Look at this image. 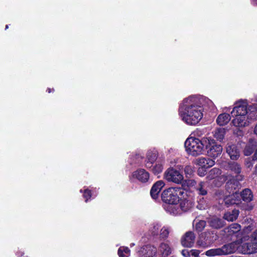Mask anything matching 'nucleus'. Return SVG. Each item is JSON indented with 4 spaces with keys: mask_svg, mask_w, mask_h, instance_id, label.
Returning <instances> with one entry per match:
<instances>
[{
    "mask_svg": "<svg viewBox=\"0 0 257 257\" xmlns=\"http://www.w3.org/2000/svg\"><path fill=\"white\" fill-rule=\"evenodd\" d=\"M184 193V190L178 187H170L164 190L162 193V198L166 203L164 208L166 212L175 213L177 212V203L180 202L182 196Z\"/></svg>",
    "mask_w": 257,
    "mask_h": 257,
    "instance_id": "nucleus-4",
    "label": "nucleus"
},
{
    "mask_svg": "<svg viewBox=\"0 0 257 257\" xmlns=\"http://www.w3.org/2000/svg\"><path fill=\"white\" fill-rule=\"evenodd\" d=\"M151 169L152 172L155 175H158L161 173L163 170V163L162 161L158 160L155 162V165L152 164Z\"/></svg>",
    "mask_w": 257,
    "mask_h": 257,
    "instance_id": "nucleus-21",
    "label": "nucleus"
},
{
    "mask_svg": "<svg viewBox=\"0 0 257 257\" xmlns=\"http://www.w3.org/2000/svg\"><path fill=\"white\" fill-rule=\"evenodd\" d=\"M132 177L142 183H146L149 180L150 174L145 169H140L133 173Z\"/></svg>",
    "mask_w": 257,
    "mask_h": 257,
    "instance_id": "nucleus-11",
    "label": "nucleus"
},
{
    "mask_svg": "<svg viewBox=\"0 0 257 257\" xmlns=\"http://www.w3.org/2000/svg\"><path fill=\"white\" fill-rule=\"evenodd\" d=\"M254 133L257 135V123L254 128Z\"/></svg>",
    "mask_w": 257,
    "mask_h": 257,
    "instance_id": "nucleus-44",
    "label": "nucleus"
},
{
    "mask_svg": "<svg viewBox=\"0 0 257 257\" xmlns=\"http://www.w3.org/2000/svg\"><path fill=\"white\" fill-rule=\"evenodd\" d=\"M196 190L199 195H205L207 193V183L204 182H200L196 187Z\"/></svg>",
    "mask_w": 257,
    "mask_h": 257,
    "instance_id": "nucleus-25",
    "label": "nucleus"
},
{
    "mask_svg": "<svg viewBox=\"0 0 257 257\" xmlns=\"http://www.w3.org/2000/svg\"><path fill=\"white\" fill-rule=\"evenodd\" d=\"M117 253L119 257H128L130 255V250L127 247L121 246L118 248Z\"/></svg>",
    "mask_w": 257,
    "mask_h": 257,
    "instance_id": "nucleus-32",
    "label": "nucleus"
},
{
    "mask_svg": "<svg viewBox=\"0 0 257 257\" xmlns=\"http://www.w3.org/2000/svg\"><path fill=\"white\" fill-rule=\"evenodd\" d=\"M238 214V210L234 209L231 212L226 213L224 215V218L227 221H233L237 219Z\"/></svg>",
    "mask_w": 257,
    "mask_h": 257,
    "instance_id": "nucleus-23",
    "label": "nucleus"
},
{
    "mask_svg": "<svg viewBox=\"0 0 257 257\" xmlns=\"http://www.w3.org/2000/svg\"><path fill=\"white\" fill-rule=\"evenodd\" d=\"M195 236L192 231L187 232L181 238V244L187 247H192L195 241Z\"/></svg>",
    "mask_w": 257,
    "mask_h": 257,
    "instance_id": "nucleus-10",
    "label": "nucleus"
},
{
    "mask_svg": "<svg viewBox=\"0 0 257 257\" xmlns=\"http://www.w3.org/2000/svg\"><path fill=\"white\" fill-rule=\"evenodd\" d=\"M204 106L213 109V102L203 96L190 95L180 104L179 115L181 120L190 125L197 124L202 118Z\"/></svg>",
    "mask_w": 257,
    "mask_h": 257,
    "instance_id": "nucleus-1",
    "label": "nucleus"
},
{
    "mask_svg": "<svg viewBox=\"0 0 257 257\" xmlns=\"http://www.w3.org/2000/svg\"><path fill=\"white\" fill-rule=\"evenodd\" d=\"M205 143V149L209 157L215 159L219 157L222 152V147L218 144L216 141L211 138H203Z\"/></svg>",
    "mask_w": 257,
    "mask_h": 257,
    "instance_id": "nucleus-6",
    "label": "nucleus"
},
{
    "mask_svg": "<svg viewBox=\"0 0 257 257\" xmlns=\"http://www.w3.org/2000/svg\"><path fill=\"white\" fill-rule=\"evenodd\" d=\"M206 232H205L204 233H202L201 234L200 238H203L204 237V236L206 234ZM212 242V240H208V238H206L204 237V240H202L201 238L198 240L197 241V244L198 246L200 247H207L209 245L211 244Z\"/></svg>",
    "mask_w": 257,
    "mask_h": 257,
    "instance_id": "nucleus-26",
    "label": "nucleus"
},
{
    "mask_svg": "<svg viewBox=\"0 0 257 257\" xmlns=\"http://www.w3.org/2000/svg\"><path fill=\"white\" fill-rule=\"evenodd\" d=\"M229 169L235 174H239L241 172V167L240 165L236 162L230 163L228 164Z\"/></svg>",
    "mask_w": 257,
    "mask_h": 257,
    "instance_id": "nucleus-33",
    "label": "nucleus"
},
{
    "mask_svg": "<svg viewBox=\"0 0 257 257\" xmlns=\"http://www.w3.org/2000/svg\"><path fill=\"white\" fill-rule=\"evenodd\" d=\"M196 184L197 182L195 180L186 179L185 180H183L182 183V186L185 189H190L195 187Z\"/></svg>",
    "mask_w": 257,
    "mask_h": 257,
    "instance_id": "nucleus-31",
    "label": "nucleus"
},
{
    "mask_svg": "<svg viewBox=\"0 0 257 257\" xmlns=\"http://www.w3.org/2000/svg\"><path fill=\"white\" fill-rule=\"evenodd\" d=\"M194 164L199 167L209 168L215 164V162L213 160L209 158L200 157L195 160Z\"/></svg>",
    "mask_w": 257,
    "mask_h": 257,
    "instance_id": "nucleus-13",
    "label": "nucleus"
},
{
    "mask_svg": "<svg viewBox=\"0 0 257 257\" xmlns=\"http://www.w3.org/2000/svg\"><path fill=\"white\" fill-rule=\"evenodd\" d=\"M184 172L186 177L191 176L193 173L194 170L191 166H186L184 168Z\"/></svg>",
    "mask_w": 257,
    "mask_h": 257,
    "instance_id": "nucleus-35",
    "label": "nucleus"
},
{
    "mask_svg": "<svg viewBox=\"0 0 257 257\" xmlns=\"http://www.w3.org/2000/svg\"><path fill=\"white\" fill-rule=\"evenodd\" d=\"M226 152L232 160H236L240 157V150L239 148L234 144L228 143L226 147Z\"/></svg>",
    "mask_w": 257,
    "mask_h": 257,
    "instance_id": "nucleus-9",
    "label": "nucleus"
},
{
    "mask_svg": "<svg viewBox=\"0 0 257 257\" xmlns=\"http://www.w3.org/2000/svg\"><path fill=\"white\" fill-rule=\"evenodd\" d=\"M170 232V228L168 226H163L161 227V230L159 233V237L161 239H166L168 238L169 233Z\"/></svg>",
    "mask_w": 257,
    "mask_h": 257,
    "instance_id": "nucleus-28",
    "label": "nucleus"
},
{
    "mask_svg": "<svg viewBox=\"0 0 257 257\" xmlns=\"http://www.w3.org/2000/svg\"><path fill=\"white\" fill-rule=\"evenodd\" d=\"M231 116L229 113H222L220 114L216 118V123L220 126L227 124L231 119Z\"/></svg>",
    "mask_w": 257,
    "mask_h": 257,
    "instance_id": "nucleus-17",
    "label": "nucleus"
},
{
    "mask_svg": "<svg viewBox=\"0 0 257 257\" xmlns=\"http://www.w3.org/2000/svg\"><path fill=\"white\" fill-rule=\"evenodd\" d=\"M220 174V171L217 168H213L209 172L208 177L210 179H214Z\"/></svg>",
    "mask_w": 257,
    "mask_h": 257,
    "instance_id": "nucleus-34",
    "label": "nucleus"
},
{
    "mask_svg": "<svg viewBox=\"0 0 257 257\" xmlns=\"http://www.w3.org/2000/svg\"><path fill=\"white\" fill-rule=\"evenodd\" d=\"M253 159L257 160V150L255 151V154L253 156Z\"/></svg>",
    "mask_w": 257,
    "mask_h": 257,
    "instance_id": "nucleus-45",
    "label": "nucleus"
},
{
    "mask_svg": "<svg viewBox=\"0 0 257 257\" xmlns=\"http://www.w3.org/2000/svg\"><path fill=\"white\" fill-rule=\"evenodd\" d=\"M240 225L237 223H233L226 228L229 235H232L233 234L237 233L240 230Z\"/></svg>",
    "mask_w": 257,
    "mask_h": 257,
    "instance_id": "nucleus-27",
    "label": "nucleus"
},
{
    "mask_svg": "<svg viewBox=\"0 0 257 257\" xmlns=\"http://www.w3.org/2000/svg\"><path fill=\"white\" fill-rule=\"evenodd\" d=\"M248 102L246 100L240 99L234 104L230 112L233 119L231 123L236 127H244L249 125L250 119L247 110Z\"/></svg>",
    "mask_w": 257,
    "mask_h": 257,
    "instance_id": "nucleus-3",
    "label": "nucleus"
},
{
    "mask_svg": "<svg viewBox=\"0 0 257 257\" xmlns=\"http://www.w3.org/2000/svg\"><path fill=\"white\" fill-rule=\"evenodd\" d=\"M157 249L155 246L147 244L142 246L138 251L140 257H153L157 254Z\"/></svg>",
    "mask_w": 257,
    "mask_h": 257,
    "instance_id": "nucleus-8",
    "label": "nucleus"
},
{
    "mask_svg": "<svg viewBox=\"0 0 257 257\" xmlns=\"http://www.w3.org/2000/svg\"><path fill=\"white\" fill-rule=\"evenodd\" d=\"M8 25H7V26H6V29H8Z\"/></svg>",
    "mask_w": 257,
    "mask_h": 257,
    "instance_id": "nucleus-51",
    "label": "nucleus"
},
{
    "mask_svg": "<svg viewBox=\"0 0 257 257\" xmlns=\"http://www.w3.org/2000/svg\"><path fill=\"white\" fill-rule=\"evenodd\" d=\"M254 173L255 175H257V165L255 166Z\"/></svg>",
    "mask_w": 257,
    "mask_h": 257,
    "instance_id": "nucleus-47",
    "label": "nucleus"
},
{
    "mask_svg": "<svg viewBox=\"0 0 257 257\" xmlns=\"http://www.w3.org/2000/svg\"><path fill=\"white\" fill-rule=\"evenodd\" d=\"M164 178L168 182L181 184L184 180V176L179 171L173 167H170L164 172Z\"/></svg>",
    "mask_w": 257,
    "mask_h": 257,
    "instance_id": "nucleus-7",
    "label": "nucleus"
},
{
    "mask_svg": "<svg viewBox=\"0 0 257 257\" xmlns=\"http://www.w3.org/2000/svg\"><path fill=\"white\" fill-rule=\"evenodd\" d=\"M251 102L253 106L257 107V95L254 96L251 99Z\"/></svg>",
    "mask_w": 257,
    "mask_h": 257,
    "instance_id": "nucleus-41",
    "label": "nucleus"
},
{
    "mask_svg": "<svg viewBox=\"0 0 257 257\" xmlns=\"http://www.w3.org/2000/svg\"><path fill=\"white\" fill-rule=\"evenodd\" d=\"M165 182L162 180L157 181L152 186L150 194L153 199H157L161 189L164 187Z\"/></svg>",
    "mask_w": 257,
    "mask_h": 257,
    "instance_id": "nucleus-14",
    "label": "nucleus"
},
{
    "mask_svg": "<svg viewBox=\"0 0 257 257\" xmlns=\"http://www.w3.org/2000/svg\"><path fill=\"white\" fill-rule=\"evenodd\" d=\"M198 203H199V205L198 206V207L200 209H205V202L204 201V200H200L198 202Z\"/></svg>",
    "mask_w": 257,
    "mask_h": 257,
    "instance_id": "nucleus-39",
    "label": "nucleus"
},
{
    "mask_svg": "<svg viewBox=\"0 0 257 257\" xmlns=\"http://www.w3.org/2000/svg\"><path fill=\"white\" fill-rule=\"evenodd\" d=\"M192 206V202L186 199L181 200L177 203V212L174 213H170V214L173 215H177L181 213L182 211H187L189 210Z\"/></svg>",
    "mask_w": 257,
    "mask_h": 257,
    "instance_id": "nucleus-12",
    "label": "nucleus"
},
{
    "mask_svg": "<svg viewBox=\"0 0 257 257\" xmlns=\"http://www.w3.org/2000/svg\"><path fill=\"white\" fill-rule=\"evenodd\" d=\"M190 253L191 255L194 257H198L200 253V251L197 249H191L190 250Z\"/></svg>",
    "mask_w": 257,
    "mask_h": 257,
    "instance_id": "nucleus-38",
    "label": "nucleus"
},
{
    "mask_svg": "<svg viewBox=\"0 0 257 257\" xmlns=\"http://www.w3.org/2000/svg\"><path fill=\"white\" fill-rule=\"evenodd\" d=\"M228 109H229V108H228V107H225V108H224V110L225 111H227L228 110Z\"/></svg>",
    "mask_w": 257,
    "mask_h": 257,
    "instance_id": "nucleus-48",
    "label": "nucleus"
},
{
    "mask_svg": "<svg viewBox=\"0 0 257 257\" xmlns=\"http://www.w3.org/2000/svg\"><path fill=\"white\" fill-rule=\"evenodd\" d=\"M194 227L197 232L202 231L206 226V222L204 220H195L193 223Z\"/></svg>",
    "mask_w": 257,
    "mask_h": 257,
    "instance_id": "nucleus-30",
    "label": "nucleus"
},
{
    "mask_svg": "<svg viewBox=\"0 0 257 257\" xmlns=\"http://www.w3.org/2000/svg\"><path fill=\"white\" fill-rule=\"evenodd\" d=\"M239 200L240 195L237 193L236 191H233L231 195L226 196L223 199L225 204L227 206L231 204H238Z\"/></svg>",
    "mask_w": 257,
    "mask_h": 257,
    "instance_id": "nucleus-15",
    "label": "nucleus"
},
{
    "mask_svg": "<svg viewBox=\"0 0 257 257\" xmlns=\"http://www.w3.org/2000/svg\"><path fill=\"white\" fill-rule=\"evenodd\" d=\"M252 4L254 5L257 6V0H252Z\"/></svg>",
    "mask_w": 257,
    "mask_h": 257,
    "instance_id": "nucleus-46",
    "label": "nucleus"
},
{
    "mask_svg": "<svg viewBox=\"0 0 257 257\" xmlns=\"http://www.w3.org/2000/svg\"><path fill=\"white\" fill-rule=\"evenodd\" d=\"M80 192H83L82 190H80ZM91 197V193L89 190L85 189L83 191V198L85 199V201L86 202Z\"/></svg>",
    "mask_w": 257,
    "mask_h": 257,
    "instance_id": "nucleus-36",
    "label": "nucleus"
},
{
    "mask_svg": "<svg viewBox=\"0 0 257 257\" xmlns=\"http://www.w3.org/2000/svg\"><path fill=\"white\" fill-rule=\"evenodd\" d=\"M172 250V248L167 241L162 242L158 247L159 252L164 257L169 255L171 253Z\"/></svg>",
    "mask_w": 257,
    "mask_h": 257,
    "instance_id": "nucleus-16",
    "label": "nucleus"
},
{
    "mask_svg": "<svg viewBox=\"0 0 257 257\" xmlns=\"http://www.w3.org/2000/svg\"><path fill=\"white\" fill-rule=\"evenodd\" d=\"M235 185L233 184H232V182L230 181H228L227 182V188H229V189H231V190H232V189L233 188L235 190V188L234 187Z\"/></svg>",
    "mask_w": 257,
    "mask_h": 257,
    "instance_id": "nucleus-42",
    "label": "nucleus"
},
{
    "mask_svg": "<svg viewBox=\"0 0 257 257\" xmlns=\"http://www.w3.org/2000/svg\"><path fill=\"white\" fill-rule=\"evenodd\" d=\"M242 199L246 202H249L252 200L253 195L250 189H245L242 191L241 195Z\"/></svg>",
    "mask_w": 257,
    "mask_h": 257,
    "instance_id": "nucleus-29",
    "label": "nucleus"
},
{
    "mask_svg": "<svg viewBox=\"0 0 257 257\" xmlns=\"http://www.w3.org/2000/svg\"><path fill=\"white\" fill-rule=\"evenodd\" d=\"M208 222L210 225L215 228H219L223 226L222 220L217 217L211 218Z\"/></svg>",
    "mask_w": 257,
    "mask_h": 257,
    "instance_id": "nucleus-22",
    "label": "nucleus"
},
{
    "mask_svg": "<svg viewBox=\"0 0 257 257\" xmlns=\"http://www.w3.org/2000/svg\"><path fill=\"white\" fill-rule=\"evenodd\" d=\"M255 147L256 144L255 142L253 141H250L245 147L243 151L244 155L247 156L250 155L252 153Z\"/></svg>",
    "mask_w": 257,
    "mask_h": 257,
    "instance_id": "nucleus-24",
    "label": "nucleus"
},
{
    "mask_svg": "<svg viewBox=\"0 0 257 257\" xmlns=\"http://www.w3.org/2000/svg\"><path fill=\"white\" fill-rule=\"evenodd\" d=\"M246 165L247 167H250L252 166V163L251 161H249V162L246 161Z\"/></svg>",
    "mask_w": 257,
    "mask_h": 257,
    "instance_id": "nucleus-43",
    "label": "nucleus"
},
{
    "mask_svg": "<svg viewBox=\"0 0 257 257\" xmlns=\"http://www.w3.org/2000/svg\"><path fill=\"white\" fill-rule=\"evenodd\" d=\"M184 145L187 153L192 156L202 155L204 151L203 138L199 140L194 137H189L185 142Z\"/></svg>",
    "mask_w": 257,
    "mask_h": 257,
    "instance_id": "nucleus-5",
    "label": "nucleus"
},
{
    "mask_svg": "<svg viewBox=\"0 0 257 257\" xmlns=\"http://www.w3.org/2000/svg\"><path fill=\"white\" fill-rule=\"evenodd\" d=\"M226 130L224 128L219 127L216 128L213 133L214 137L219 142H222L224 139Z\"/></svg>",
    "mask_w": 257,
    "mask_h": 257,
    "instance_id": "nucleus-20",
    "label": "nucleus"
},
{
    "mask_svg": "<svg viewBox=\"0 0 257 257\" xmlns=\"http://www.w3.org/2000/svg\"><path fill=\"white\" fill-rule=\"evenodd\" d=\"M251 230L250 226L243 230L242 237L238 240L223 245L221 247L207 250L205 254L208 256L224 255L237 251L243 254H250L257 252V229L250 236L246 234Z\"/></svg>",
    "mask_w": 257,
    "mask_h": 257,
    "instance_id": "nucleus-2",
    "label": "nucleus"
},
{
    "mask_svg": "<svg viewBox=\"0 0 257 257\" xmlns=\"http://www.w3.org/2000/svg\"><path fill=\"white\" fill-rule=\"evenodd\" d=\"M135 245V243H132L130 244V246H131V247H133V246H134Z\"/></svg>",
    "mask_w": 257,
    "mask_h": 257,
    "instance_id": "nucleus-49",
    "label": "nucleus"
},
{
    "mask_svg": "<svg viewBox=\"0 0 257 257\" xmlns=\"http://www.w3.org/2000/svg\"><path fill=\"white\" fill-rule=\"evenodd\" d=\"M157 158V154L156 152H149L147 155L146 166L147 168H151L152 164L156 162Z\"/></svg>",
    "mask_w": 257,
    "mask_h": 257,
    "instance_id": "nucleus-18",
    "label": "nucleus"
},
{
    "mask_svg": "<svg viewBox=\"0 0 257 257\" xmlns=\"http://www.w3.org/2000/svg\"><path fill=\"white\" fill-rule=\"evenodd\" d=\"M207 169L206 168L199 167L197 171L198 175L201 177L204 176L206 174Z\"/></svg>",
    "mask_w": 257,
    "mask_h": 257,
    "instance_id": "nucleus-37",
    "label": "nucleus"
},
{
    "mask_svg": "<svg viewBox=\"0 0 257 257\" xmlns=\"http://www.w3.org/2000/svg\"><path fill=\"white\" fill-rule=\"evenodd\" d=\"M47 91L48 92V93H50L51 92V89L50 88L48 89Z\"/></svg>",
    "mask_w": 257,
    "mask_h": 257,
    "instance_id": "nucleus-50",
    "label": "nucleus"
},
{
    "mask_svg": "<svg viewBox=\"0 0 257 257\" xmlns=\"http://www.w3.org/2000/svg\"><path fill=\"white\" fill-rule=\"evenodd\" d=\"M162 227L161 223L159 222H153L150 225L149 231L151 235L158 236Z\"/></svg>",
    "mask_w": 257,
    "mask_h": 257,
    "instance_id": "nucleus-19",
    "label": "nucleus"
},
{
    "mask_svg": "<svg viewBox=\"0 0 257 257\" xmlns=\"http://www.w3.org/2000/svg\"><path fill=\"white\" fill-rule=\"evenodd\" d=\"M182 254L184 257H190V255H191L190 250L189 251V250H188L187 249H184L182 251Z\"/></svg>",
    "mask_w": 257,
    "mask_h": 257,
    "instance_id": "nucleus-40",
    "label": "nucleus"
}]
</instances>
